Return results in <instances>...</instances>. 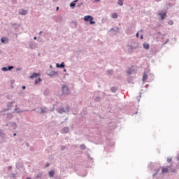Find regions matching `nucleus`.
Returning <instances> with one entry per match:
<instances>
[{"instance_id": "obj_1", "label": "nucleus", "mask_w": 179, "mask_h": 179, "mask_svg": "<svg viewBox=\"0 0 179 179\" xmlns=\"http://www.w3.org/2000/svg\"><path fill=\"white\" fill-rule=\"evenodd\" d=\"M85 22H90V24H96V22L93 21V17L86 15L84 17Z\"/></svg>"}, {"instance_id": "obj_2", "label": "nucleus", "mask_w": 179, "mask_h": 179, "mask_svg": "<svg viewBox=\"0 0 179 179\" xmlns=\"http://www.w3.org/2000/svg\"><path fill=\"white\" fill-rule=\"evenodd\" d=\"M63 94H69V88L66 85H63L62 88Z\"/></svg>"}, {"instance_id": "obj_3", "label": "nucleus", "mask_w": 179, "mask_h": 179, "mask_svg": "<svg viewBox=\"0 0 179 179\" xmlns=\"http://www.w3.org/2000/svg\"><path fill=\"white\" fill-rule=\"evenodd\" d=\"M169 167H170V166H166V167L162 168V174H164L169 171Z\"/></svg>"}, {"instance_id": "obj_4", "label": "nucleus", "mask_w": 179, "mask_h": 179, "mask_svg": "<svg viewBox=\"0 0 179 179\" xmlns=\"http://www.w3.org/2000/svg\"><path fill=\"white\" fill-rule=\"evenodd\" d=\"M56 66L57 68H65V64H64V62H62L61 64H57Z\"/></svg>"}, {"instance_id": "obj_5", "label": "nucleus", "mask_w": 179, "mask_h": 179, "mask_svg": "<svg viewBox=\"0 0 179 179\" xmlns=\"http://www.w3.org/2000/svg\"><path fill=\"white\" fill-rule=\"evenodd\" d=\"M159 15L161 16V18L163 20L164 17H166V13H159Z\"/></svg>"}, {"instance_id": "obj_6", "label": "nucleus", "mask_w": 179, "mask_h": 179, "mask_svg": "<svg viewBox=\"0 0 179 179\" xmlns=\"http://www.w3.org/2000/svg\"><path fill=\"white\" fill-rule=\"evenodd\" d=\"M9 38H8L7 37H2L1 39V43H5V41H6V43H8Z\"/></svg>"}, {"instance_id": "obj_7", "label": "nucleus", "mask_w": 179, "mask_h": 179, "mask_svg": "<svg viewBox=\"0 0 179 179\" xmlns=\"http://www.w3.org/2000/svg\"><path fill=\"white\" fill-rule=\"evenodd\" d=\"M147 80H148V74L144 73V74L143 76V82H146Z\"/></svg>"}, {"instance_id": "obj_8", "label": "nucleus", "mask_w": 179, "mask_h": 179, "mask_svg": "<svg viewBox=\"0 0 179 179\" xmlns=\"http://www.w3.org/2000/svg\"><path fill=\"white\" fill-rule=\"evenodd\" d=\"M37 76H40V74H38V73H34L32 76H30V78L33 79V78H37Z\"/></svg>"}, {"instance_id": "obj_9", "label": "nucleus", "mask_w": 179, "mask_h": 179, "mask_svg": "<svg viewBox=\"0 0 179 179\" xmlns=\"http://www.w3.org/2000/svg\"><path fill=\"white\" fill-rule=\"evenodd\" d=\"M117 3L120 6H122L124 5V0H118Z\"/></svg>"}, {"instance_id": "obj_10", "label": "nucleus", "mask_w": 179, "mask_h": 179, "mask_svg": "<svg viewBox=\"0 0 179 179\" xmlns=\"http://www.w3.org/2000/svg\"><path fill=\"white\" fill-rule=\"evenodd\" d=\"M143 48H145V50H149V43H144Z\"/></svg>"}, {"instance_id": "obj_11", "label": "nucleus", "mask_w": 179, "mask_h": 179, "mask_svg": "<svg viewBox=\"0 0 179 179\" xmlns=\"http://www.w3.org/2000/svg\"><path fill=\"white\" fill-rule=\"evenodd\" d=\"M63 132H64V134H68V132H69V129L68 127H64L63 129Z\"/></svg>"}, {"instance_id": "obj_12", "label": "nucleus", "mask_w": 179, "mask_h": 179, "mask_svg": "<svg viewBox=\"0 0 179 179\" xmlns=\"http://www.w3.org/2000/svg\"><path fill=\"white\" fill-rule=\"evenodd\" d=\"M27 10H22L21 12H20V15H27Z\"/></svg>"}, {"instance_id": "obj_13", "label": "nucleus", "mask_w": 179, "mask_h": 179, "mask_svg": "<svg viewBox=\"0 0 179 179\" xmlns=\"http://www.w3.org/2000/svg\"><path fill=\"white\" fill-rule=\"evenodd\" d=\"M112 17H113V19H117V17H118V15L117 14V13H113Z\"/></svg>"}, {"instance_id": "obj_14", "label": "nucleus", "mask_w": 179, "mask_h": 179, "mask_svg": "<svg viewBox=\"0 0 179 179\" xmlns=\"http://www.w3.org/2000/svg\"><path fill=\"white\" fill-rule=\"evenodd\" d=\"M76 2H78V0H76L73 2L71 3L70 6H75V5H76Z\"/></svg>"}, {"instance_id": "obj_15", "label": "nucleus", "mask_w": 179, "mask_h": 179, "mask_svg": "<svg viewBox=\"0 0 179 179\" xmlns=\"http://www.w3.org/2000/svg\"><path fill=\"white\" fill-rule=\"evenodd\" d=\"M58 112L60 114H62V113H65V110H64V108H60V109L58 110Z\"/></svg>"}, {"instance_id": "obj_16", "label": "nucleus", "mask_w": 179, "mask_h": 179, "mask_svg": "<svg viewBox=\"0 0 179 179\" xmlns=\"http://www.w3.org/2000/svg\"><path fill=\"white\" fill-rule=\"evenodd\" d=\"M168 24H169V26H173V24H174V22H173V20H169L168 22Z\"/></svg>"}, {"instance_id": "obj_17", "label": "nucleus", "mask_w": 179, "mask_h": 179, "mask_svg": "<svg viewBox=\"0 0 179 179\" xmlns=\"http://www.w3.org/2000/svg\"><path fill=\"white\" fill-rule=\"evenodd\" d=\"M47 109L46 108H42L41 109V114H44L45 113H47Z\"/></svg>"}, {"instance_id": "obj_18", "label": "nucleus", "mask_w": 179, "mask_h": 179, "mask_svg": "<svg viewBox=\"0 0 179 179\" xmlns=\"http://www.w3.org/2000/svg\"><path fill=\"white\" fill-rule=\"evenodd\" d=\"M49 176H50V177H54V171H50L49 172Z\"/></svg>"}, {"instance_id": "obj_19", "label": "nucleus", "mask_w": 179, "mask_h": 179, "mask_svg": "<svg viewBox=\"0 0 179 179\" xmlns=\"http://www.w3.org/2000/svg\"><path fill=\"white\" fill-rule=\"evenodd\" d=\"M40 82H41V78H38V80H36L35 81V85H37V83H40Z\"/></svg>"}, {"instance_id": "obj_20", "label": "nucleus", "mask_w": 179, "mask_h": 179, "mask_svg": "<svg viewBox=\"0 0 179 179\" xmlns=\"http://www.w3.org/2000/svg\"><path fill=\"white\" fill-rule=\"evenodd\" d=\"M7 69H8V71H12V69H13V66H8V68Z\"/></svg>"}, {"instance_id": "obj_21", "label": "nucleus", "mask_w": 179, "mask_h": 179, "mask_svg": "<svg viewBox=\"0 0 179 179\" xmlns=\"http://www.w3.org/2000/svg\"><path fill=\"white\" fill-rule=\"evenodd\" d=\"M2 71H3L4 72H6V71H8V68H6V67H3V68H2Z\"/></svg>"}, {"instance_id": "obj_22", "label": "nucleus", "mask_w": 179, "mask_h": 179, "mask_svg": "<svg viewBox=\"0 0 179 179\" xmlns=\"http://www.w3.org/2000/svg\"><path fill=\"white\" fill-rule=\"evenodd\" d=\"M111 90H112V92H115V90H117V88H116V87H113V88L111 89Z\"/></svg>"}, {"instance_id": "obj_23", "label": "nucleus", "mask_w": 179, "mask_h": 179, "mask_svg": "<svg viewBox=\"0 0 179 179\" xmlns=\"http://www.w3.org/2000/svg\"><path fill=\"white\" fill-rule=\"evenodd\" d=\"M171 161H172V159H171V158H168V159H167L168 163H171Z\"/></svg>"}, {"instance_id": "obj_24", "label": "nucleus", "mask_w": 179, "mask_h": 179, "mask_svg": "<svg viewBox=\"0 0 179 179\" xmlns=\"http://www.w3.org/2000/svg\"><path fill=\"white\" fill-rule=\"evenodd\" d=\"M157 173H159V170H158V171H157V172H156L155 173H154V174H153V176H157Z\"/></svg>"}, {"instance_id": "obj_25", "label": "nucleus", "mask_w": 179, "mask_h": 179, "mask_svg": "<svg viewBox=\"0 0 179 179\" xmlns=\"http://www.w3.org/2000/svg\"><path fill=\"white\" fill-rule=\"evenodd\" d=\"M136 36L137 38H139V33L138 32Z\"/></svg>"}, {"instance_id": "obj_26", "label": "nucleus", "mask_w": 179, "mask_h": 179, "mask_svg": "<svg viewBox=\"0 0 179 179\" xmlns=\"http://www.w3.org/2000/svg\"><path fill=\"white\" fill-rule=\"evenodd\" d=\"M82 149H85V145H81Z\"/></svg>"}, {"instance_id": "obj_27", "label": "nucleus", "mask_w": 179, "mask_h": 179, "mask_svg": "<svg viewBox=\"0 0 179 179\" xmlns=\"http://www.w3.org/2000/svg\"><path fill=\"white\" fill-rule=\"evenodd\" d=\"M141 40L143 38V35L141 36Z\"/></svg>"}, {"instance_id": "obj_28", "label": "nucleus", "mask_w": 179, "mask_h": 179, "mask_svg": "<svg viewBox=\"0 0 179 179\" xmlns=\"http://www.w3.org/2000/svg\"><path fill=\"white\" fill-rule=\"evenodd\" d=\"M34 40H37V37H34Z\"/></svg>"}, {"instance_id": "obj_29", "label": "nucleus", "mask_w": 179, "mask_h": 179, "mask_svg": "<svg viewBox=\"0 0 179 179\" xmlns=\"http://www.w3.org/2000/svg\"><path fill=\"white\" fill-rule=\"evenodd\" d=\"M22 89H26V86H22Z\"/></svg>"}, {"instance_id": "obj_30", "label": "nucleus", "mask_w": 179, "mask_h": 179, "mask_svg": "<svg viewBox=\"0 0 179 179\" xmlns=\"http://www.w3.org/2000/svg\"><path fill=\"white\" fill-rule=\"evenodd\" d=\"M42 33H43V31H41L39 32V34L41 35Z\"/></svg>"}, {"instance_id": "obj_31", "label": "nucleus", "mask_w": 179, "mask_h": 179, "mask_svg": "<svg viewBox=\"0 0 179 179\" xmlns=\"http://www.w3.org/2000/svg\"><path fill=\"white\" fill-rule=\"evenodd\" d=\"M9 170H10V169H12V166H8Z\"/></svg>"}, {"instance_id": "obj_32", "label": "nucleus", "mask_w": 179, "mask_h": 179, "mask_svg": "<svg viewBox=\"0 0 179 179\" xmlns=\"http://www.w3.org/2000/svg\"><path fill=\"white\" fill-rule=\"evenodd\" d=\"M58 9H59V7H57V9H56V10H58Z\"/></svg>"}, {"instance_id": "obj_33", "label": "nucleus", "mask_w": 179, "mask_h": 179, "mask_svg": "<svg viewBox=\"0 0 179 179\" xmlns=\"http://www.w3.org/2000/svg\"><path fill=\"white\" fill-rule=\"evenodd\" d=\"M48 166H50V164H48L46 165V167H48Z\"/></svg>"}, {"instance_id": "obj_34", "label": "nucleus", "mask_w": 179, "mask_h": 179, "mask_svg": "<svg viewBox=\"0 0 179 179\" xmlns=\"http://www.w3.org/2000/svg\"><path fill=\"white\" fill-rule=\"evenodd\" d=\"M17 71H20V69H17Z\"/></svg>"}, {"instance_id": "obj_35", "label": "nucleus", "mask_w": 179, "mask_h": 179, "mask_svg": "<svg viewBox=\"0 0 179 179\" xmlns=\"http://www.w3.org/2000/svg\"><path fill=\"white\" fill-rule=\"evenodd\" d=\"M26 179H31V178H27Z\"/></svg>"}, {"instance_id": "obj_36", "label": "nucleus", "mask_w": 179, "mask_h": 179, "mask_svg": "<svg viewBox=\"0 0 179 179\" xmlns=\"http://www.w3.org/2000/svg\"><path fill=\"white\" fill-rule=\"evenodd\" d=\"M14 136H16V134H14Z\"/></svg>"}, {"instance_id": "obj_37", "label": "nucleus", "mask_w": 179, "mask_h": 179, "mask_svg": "<svg viewBox=\"0 0 179 179\" xmlns=\"http://www.w3.org/2000/svg\"><path fill=\"white\" fill-rule=\"evenodd\" d=\"M13 177H15V174H13Z\"/></svg>"}, {"instance_id": "obj_38", "label": "nucleus", "mask_w": 179, "mask_h": 179, "mask_svg": "<svg viewBox=\"0 0 179 179\" xmlns=\"http://www.w3.org/2000/svg\"><path fill=\"white\" fill-rule=\"evenodd\" d=\"M97 1H100V0H96Z\"/></svg>"}, {"instance_id": "obj_39", "label": "nucleus", "mask_w": 179, "mask_h": 179, "mask_svg": "<svg viewBox=\"0 0 179 179\" xmlns=\"http://www.w3.org/2000/svg\"><path fill=\"white\" fill-rule=\"evenodd\" d=\"M112 71H110L109 73H111Z\"/></svg>"}]
</instances>
